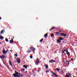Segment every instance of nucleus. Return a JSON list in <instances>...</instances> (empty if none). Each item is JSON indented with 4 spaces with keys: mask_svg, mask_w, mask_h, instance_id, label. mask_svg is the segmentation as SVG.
Instances as JSON below:
<instances>
[{
    "mask_svg": "<svg viewBox=\"0 0 77 77\" xmlns=\"http://www.w3.org/2000/svg\"><path fill=\"white\" fill-rule=\"evenodd\" d=\"M52 77H54V76H53V75H52Z\"/></svg>",
    "mask_w": 77,
    "mask_h": 77,
    "instance_id": "nucleus-46",
    "label": "nucleus"
},
{
    "mask_svg": "<svg viewBox=\"0 0 77 77\" xmlns=\"http://www.w3.org/2000/svg\"><path fill=\"white\" fill-rule=\"evenodd\" d=\"M5 57H6L5 55H2L0 56V58H1V59H4Z\"/></svg>",
    "mask_w": 77,
    "mask_h": 77,
    "instance_id": "nucleus-8",
    "label": "nucleus"
},
{
    "mask_svg": "<svg viewBox=\"0 0 77 77\" xmlns=\"http://www.w3.org/2000/svg\"><path fill=\"white\" fill-rule=\"evenodd\" d=\"M71 60H73V58H71Z\"/></svg>",
    "mask_w": 77,
    "mask_h": 77,
    "instance_id": "nucleus-40",
    "label": "nucleus"
},
{
    "mask_svg": "<svg viewBox=\"0 0 77 77\" xmlns=\"http://www.w3.org/2000/svg\"><path fill=\"white\" fill-rule=\"evenodd\" d=\"M51 73H52V74H53L54 75V74L55 73H54L53 72H51Z\"/></svg>",
    "mask_w": 77,
    "mask_h": 77,
    "instance_id": "nucleus-38",
    "label": "nucleus"
},
{
    "mask_svg": "<svg viewBox=\"0 0 77 77\" xmlns=\"http://www.w3.org/2000/svg\"><path fill=\"white\" fill-rule=\"evenodd\" d=\"M14 56H16V57H17V56H18V55H17V54H14Z\"/></svg>",
    "mask_w": 77,
    "mask_h": 77,
    "instance_id": "nucleus-32",
    "label": "nucleus"
},
{
    "mask_svg": "<svg viewBox=\"0 0 77 77\" xmlns=\"http://www.w3.org/2000/svg\"><path fill=\"white\" fill-rule=\"evenodd\" d=\"M15 73L13 74V76L14 77H16L18 75V72H17L16 71H15Z\"/></svg>",
    "mask_w": 77,
    "mask_h": 77,
    "instance_id": "nucleus-3",
    "label": "nucleus"
},
{
    "mask_svg": "<svg viewBox=\"0 0 77 77\" xmlns=\"http://www.w3.org/2000/svg\"><path fill=\"white\" fill-rule=\"evenodd\" d=\"M58 50H56V51H58Z\"/></svg>",
    "mask_w": 77,
    "mask_h": 77,
    "instance_id": "nucleus-52",
    "label": "nucleus"
},
{
    "mask_svg": "<svg viewBox=\"0 0 77 77\" xmlns=\"http://www.w3.org/2000/svg\"><path fill=\"white\" fill-rule=\"evenodd\" d=\"M5 32V30L4 29H3L1 31V34H2V33H3V32Z\"/></svg>",
    "mask_w": 77,
    "mask_h": 77,
    "instance_id": "nucleus-20",
    "label": "nucleus"
},
{
    "mask_svg": "<svg viewBox=\"0 0 77 77\" xmlns=\"http://www.w3.org/2000/svg\"><path fill=\"white\" fill-rule=\"evenodd\" d=\"M64 39V38H63L61 37H60L57 41L58 43H59V44H60V45H62V44H60L61 41H62V40H63Z\"/></svg>",
    "mask_w": 77,
    "mask_h": 77,
    "instance_id": "nucleus-1",
    "label": "nucleus"
},
{
    "mask_svg": "<svg viewBox=\"0 0 77 77\" xmlns=\"http://www.w3.org/2000/svg\"><path fill=\"white\" fill-rule=\"evenodd\" d=\"M20 76H21V77H23V75H21L20 74Z\"/></svg>",
    "mask_w": 77,
    "mask_h": 77,
    "instance_id": "nucleus-37",
    "label": "nucleus"
},
{
    "mask_svg": "<svg viewBox=\"0 0 77 77\" xmlns=\"http://www.w3.org/2000/svg\"><path fill=\"white\" fill-rule=\"evenodd\" d=\"M37 47H39V46H38Z\"/></svg>",
    "mask_w": 77,
    "mask_h": 77,
    "instance_id": "nucleus-51",
    "label": "nucleus"
},
{
    "mask_svg": "<svg viewBox=\"0 0 77 77\" xmlns=\"http://www.w3.org/2000/svg\"><path fill=\"white\" fill-rule=\"evenodd\" d=\"M9 64L10 65H11V66H12H12H12V63H11V60H10L9 61Z\"/></svg>",
    "mask_w": 77,
    "mask_h": 77,
    "instance_id": "nucleus-10",
    "label": "nucleus"
},
{
    "mask_svg": "<svg viewBox=\"0 0 77 77\" xmlns=\"http://www.w3.org/2000/svg\"><path fill=\"white\" fill-rule=\"evenodd\" d=\"M63 36H64V37L66 36V34L64 33Z\"/></svg>",
    "mask_w": 77,
    "mask_h": 77,
    "instance_id": "nucleus-29",
    "label": "nucleus"
},
{
    "mask_svg": "<svg viewBox=\"0 0 77 77\" xmlns=\"http://www.w3.org/2000/svg\"><path fill=\"white\" fill-rule=\"evenodd\" d=\"M18 74H19V75H21V74H20V73H18Z\"/></svg>",
    "mask_w": 77,
    "mask_h": 77,
    "instance_id": "nucleus-45",
    "label": "nucleus"
},
{
    "mask_svg": "<svg viewBox=\"0 0 77 77\" xmlns=\"http://www.w3.org/2000/svg\"><path fill=\"white\" fill-rule=\"evenodd\" d=\"M48 68V65H47L46 66V69H47V68Z\"/></svg>",
    "mask_w": 77,
    "mask_h": 77,
    "instance_id": "nucleus-27",
    "label": "nucleus"
},
{
    "mask_svg": "<svg viewBox=\"0 0 77 77\" xmlns=\"http://www.w3.org/2000/svg\"><path fill=\"white\" fill-rule=\"evenodd\" d=\"M34 77H35V74H34Z\"/></svg>",
    "mask_w": 77,
    "mask_h": 77,
    "instance_id": "nucleus-47",
    "label": "nucleus"
},
{
    "mask_svg": "<svg viewBox=\"0 0 77 77\" xmlns=\"http://www.w3.org/2000/svg\"><path fill=\"white\" fill-rule=\"evenodd\" d=\"M37 62H39V59H38V58H36V61Z\"/></svg>",
    "mask_w": 77,
    "mask_h": 77,
    "instance_id": "nucleus-28",
    "label": "nucleus"
},
{
    "mask_svg": "<svg viewBox=\"0 0 77 77\" xmlns=\"http://www.w3.org/2000/svg\"><path fill=\"white\" fill-rule=\"evenodd\" d=\"M71 75V74L70 73H69L68 74V73H66V75H65L66 77H69V76Z\"/></svg>",
    "mask_w": 77,
    "mask_h": 77,
    "instance_id": "nucleus-7",
    "label": "nucleus"
},
{
    "mask_svg": "<svg viewBox=\"0 0 77 77\" xmlns=\"http://www.w3.org/2000/svg\"><path fill=\"white\" fill-rule=\"evenodd\" d=\"M55 70H56L57 71V72H59V71H60V69L58 68H57L55 69Z\"/></svg>",
    "mask_w": 77,
    "mask_h": 77,
    "instance_id": "nucleus-13",
    "label": "nucleus"
},
{
    "mask_svg": "<svg viewBox=\"0 0 77 77\" xmlns=\"http://www.w3.org/2000/svg\"><path fill=\"white\" fill-rule=\"evenodd\" d=\"M66 63L67 65H69V61L67 60H66Z\"/></svg>",
    "mask_w": 77,
    "mask_h": 77,
    "instance_id": "nucleus-14",
    "label": "nucleus"
},
{
    "mask_svg": "<svg viewBox=\"0 0 77 77\" xmlns=\"http://www.w3.org/2000/svg\"><path fill=\"white\" fill-rule=\"evenodd\" d=\"M39 61H36L35 63L37 65H39Z\"/></svg>",
    "mask_w": 77,
    "mask_h": 77,
    "instance_id": "nucleus-17",
    "label": "nucleus"
},
{
    "mask_svg": "<svg viewBox=\"0 0 77 77\" xmlns=\"http://www.w3.org/2000/svg\"><path fill=\"white\" fill-rule=\"evenodd\" d=\"M10 43H11V44H12V43H14V40L13 38H12L11 40H10Z\"/></svg>",
    "mask_w": 77,
    "mask_h": 77,
    "instance_id": "nucleus-9",
    "label": "nucleus"
},
{
    "mask_svg": "<svg viewBox=\"0 0 77 77\" xmlns=\"http://www.w3.org/2000/svg\"><path fill=\"white\" fill-rule=\"evenodd\" d=\"M4 63V64H5V63Z\"/></svg>",
    "mask_w": 77,
    "mask_h": 77,
    "instance_id": "nucleus-54",
    "label": "nucleus"
},
{
    "mask_svg": "<svg viewBox=\"0 0 77 77\" xmlns=\"http://www.w3.org/2000/svg\"><path fill=\"white\" fill-rule=\"evenodd\" d=\"M44 40V38H42L40 40V42H42V41Z\"/></svg>",
    "mask_w": 77,
    "mask_h": 77,
    "instance_id": "nucleus-23",
    "label": "nucleus"
},
{
    "mask_svg": "<svg viewBox=\"0 0 77 77\" xmlns=\"http://www.w3.org/2000/svg\"><path fill=\"white\" fill-rule=\"evenodd\" d=\"M33 74H34V73H33Z\"/></svg>",
    "mask_w": 77,
    "mask_h": 77,
    "instance_id": "nucleus-53",
    "label": "nucleus"
},
{
    "mask_svg": "<svg viewBox=\"0 0 77 77\" xmlns=\"http://www.w3.org/2000/svg\"><path fill=\"white\" fill-rule=\"evenodd\" d=\"M62 73L63 74H64V72H63V71H62Z\"/></svg>",
    "mask_w": 77,
    "mask_h": 77,
    "instance_id": "nucleus-42",
    "label": "nucleus"
},
{
    "mask_svg": "<svg viewBox=\"0 0 77 77\" xmlns=\"http://www.w3.org/2000/svg\"><path fill=\"white\" fill-rule=\"evenodd\" d=\"M45 71H46V73H47L48 72H49V71H48V70H46Z\"/></svg>",
    "mask_w": 77,
    "mask_h": 77,
    "instance_id": "nucleus-31",
    "label": "nucleus"
},
{
    "mask_svg": "<svg viewBox=\"0 0 77 77\" xmlns=\"http://www.w3.org/2000/svg\"><path fill=\"white\" fill-rule=\"evenodd\" d=\"M8 50H7L5 51V48H3V50L2 51V53L3 54H7V53H8Z\"/></svg>",
    "mask_w": 77,
    "mask_h": 77,
    "instance_id": "nucleus-2",
    "label": "nucleus"
},
{
    "mask_svg": "<svg viewBox=\"0 0 77 77\" xmlns=\"http://www.w3.org/2000/svg\"><path fill=\"white\" fill-rule=\"evenodd\" d=\"M16 77H21V76L20 75H17V76Z\"/></svg>",
    "mask_w": 77,
    "mask_h": 77,
    "instance_id": "nucleus-34",
    "label": "nucleus"
},
{
    "mask_svg": "<svg viewBox=\"0 0 77 77\" xmlns=\"http://www.w3.org/2000/svg\"><path fill=\"white\" fill-rule=\"evenodd\" d=\"M46 36H48V33H46L45 34L44 37H45V38H46Z\"/></svg>",
    "mask_w": 77,
    "mask_h": 77,
    "instance_id": "nucleus-15",
    "label": "nucleus"
},
{
    "mask_svg": "<svg viewBox=\"0 0 77 77\" xmlns=\"http://www.w3.org/2000/svg\"><path fill=\"white\" fill-rule=\"evenodd\" d=\"M65 59H66V58H65Z\"/></svg>",
    "mask_w": 77,
    "mask_h": 77,
    "instance_id": "nucleus-56",
    "label": "nucleus"
},
{
    "mask_svg": "<svg viewBox=\"0 0 77 77\" xmlns=\"http://www.w3.org/2000/svg\"><path fill=\"white\" fill-rule=\"evenodd\" d=\"M62 52L63 54H64V53H65V51H63V50L62 51Z\"/></svg>",
    "mask_w": 77,
    "mask_h": 77,
    "instance_id": "nucleus-33",
    "label": "nucleus"
},
{
    "mask_svg": "<svg viewBox=\"0 0 77 77\" xmlns=\"http://www.w3.org/2000/svg\"><path fill=\"white\" fill-rule=\"evenodd\" d=\"M10 51H11V52H12V51H11V50H10Z\"/></svg>",
    "mask_w": 77,
    "mask_h": 77,
    "instance_id": "nucleus-49",
    "label": "nucleus"
},
{
    "mask_svg": "<svg viewBox=\"0 0 77 77\" xmlns=\"http://www.w3.org/2000/svg\"><path fill=\"white\" fill-rule=\"evenodd\" d=\"M64 51L65 52V51H66H66H66V50H64Z\"/></svg>",
    "mask_w": 77,
    "mask_h": 77,
    "instance_id": "nucleus-35",
    "label": "nucleus"
},
{
    "mask_svg": "<svg viewBox=\"0 0 77 77\" xmlns=\"http://www.w3.org/2000/svg\"><path fill=\"white\" fill-rule=\"evenodd\" d=\"M51 37H53V36H54V34L53 33H52L51 34Z\"/></svg>",
    "mask_w": 77,
    "mask_h": 77,
    "instance_id": "nucleus-26",
    "label": "nucleus"
},
{
    "mask_svg": "<svg viewBox=\"0 0 77 77\" xmlns=\"http://www.w3.org/2000/svg\"><path fill=\"white\" fill-rule=\"evenodd\" d=\"M56 35H59V32H57L56 33Z\"/></svg>",
    "mask_w": 77,
    "mask_h": 77,
    "instance_id": "nucleus-25",
    "label": "nucleus"
},
{
    "mask_svg": "<svg viewBox=\"0 0 77 77\" xmlns=\"http://www.w3.org/2000/svg\"><path fill=\"white\" fill-rule=\"evenodd\" d=\"M16 60H17V62L18 63H20V62H21V60H20V59H19V58H17L16 59Z\"/></svg>",
    "mask_w": 77,
    "mask_h": 77,
    "instance_id": "nucleus-4",
    "label": "nucleus"
},
{
    "mask_svg": "<svg viewBox=\"0 0 77 77\" xmlns=\"http://www.w3.org/2000/svg\"><path fill=\"white\" fill-rule=\"evenodd\" d=\"M21 71H25V69H22L21 70Z\"/></svg>",
    "mask_w": 77,
    "mask_h": 77,
    "instance_id": "nucleus-36",
    "label": "nucleus"
},
{
    "mask_svg": "<svg viewBox=\"0 0 77 77\" xmlns=\"http://www.w3.org/2000/svg\"><path fill=\"white\" fill-rule=\"evenodd\" d=\"M76 71H77V69H76Z\"/></svg>",
    "mask_w": 77,
    "mask_h": 77,
    "instance_id": "nucleus-55",
    "label": "nucleus"
},
{
    "mask_svg": "<svg viewBox=\"0 0 77 77\" xmlns=\"http://www.w3.org/2000/svg\"><path fill=\"white\" fill-rule=\"evenodd\" d=\"M56 28V27H55V26H54V27H52V29H50V30L51 31L52 30H53L54 29H55Z\"/></svg>",
    "mask_w": 77,
    "mask_h": 77,
    "instance_id": "nucleus-11",
    "label": "nucleus"
},
{
    "mask_svg": "<svg viewBox=\"0 0 77 77\" xmlns=\"http://www.w3.org/2000/svg\"><path fill=\"white\" fill-rule=\"evenodd\" d=\"M31 51H31V50L27 51H26V53H30V52H31Z\"/></svg>",
    "mask_w": 77,
    "mask_h": 77,
    "instance_id": "nucleus-21",
    "label": "nucleus"
},
{
    "mask_svg": "<svg viewBox=\"0 0 77 77\" xmlns=\"http://www.w3.org/2000/svg\"><path fill=\"white\" fill-rule=\"evenodd\" d=\"M64 34V33H61L60 34V35H61V36H63V35Z\"/></svg>",
    "mask_w": 77,
    "mask_h": 77,
    "instance_id": "nucleus-24",
    "label": "nucleus"
},
{
    "mask_svg": "<svg viewBox=\"0 0 77 77\" xmlns=\"http://www.w3.org/2000/svg\"><path fill=\"white\" fill-rule=\"evenodd\" d=\"M30 57L31 59H32L33 58V56H32V55H31L30 56Z\"/></svg>",
    "mask_w": 77,
    "mask_h": 77,
    "instance_id": "nucleus-30",
    "label": "nucleus"
},
{
    "mask_svg": "<svg viewBox=\"0 0 77 77\" xmlns=\"http://www.w3.org/2000/svg\"><path fill=\"white\" fill-rule=\"evenodd\" d=\"M0 39H3V38H4V37H3L2 36V35H0Z\"/></svg>",
    "mask_w": 77,
    "mask_h": 77,
    "instance_id": "nucleus-16",
    "label": "nucleus"
},
{
    "mask_svg": "<svg viewBox=\"0 0 77 77\" xmlns=\"http://www.w3.org/2000/svg\"><path fill=\"white\" fill-rule=\"evenodd\" d=\"M54 75L55 77H58V75L57 74H56L55 73H54Z\"/></svg>",
    "mask_w": 77,
    "mask_h": 77,
    "instance_id": "nucleus-19",
    "label": "nucleus"
},
{
    "mask_svg": "<svg viewBox=\"0 0 77 77\" xmlns=\"http://www.w3.org/2000/svg\"><path fill=\"white\" fill-rule=\"evenodd\" d=\"M25 73H26V74H27V71H26Z\"/></svg>",
    "mask_w": 77,
    "mask_h": 77,
    "instance_id": "nucleus-39",
    "label": "nucleus"
},
{
    "mask_svg": "<svg viewBox=\"0 0 77 77\" xmlns=\"http://www.w3.org/2000/svg\"><path fill=\"white\" fill-rule=\"evenodd\" d=\"M0 20H2V17H0Z\"/></svg>",
    "mask_w": 77,
    "mask_h": 77,
    "instance_id": "nucleus-41",
    "label": "nucleus"
},
{
    "mask_svg": "<svg viewBox=\"0 0 77 77\" xmlns=\"http://www.w3.org/2000/svg\"><path fill=\"white\" fill-rule=\"evenodd\" d=\"M23 66L25 68H26V69H27V66H28L26 65H24Z\"/></svg>",
    "mask_w": 77,
    "mask_h": 77,
    "instance_id": "nucleus-18",
    "label": "nucleus"
},
{
    "mask_svg": "<svg viewBox=\"0 0 77 77\" xmlns=\"http://www.w3.org/2000/svg\"><path fill=\"white\" fill-rule=\"evenodd\" d=\"M66 53H67V54L68 56H70V53H69V52L68 51H66Z\"/></svg>",
    "mask_w": 77,
    "mask_h": 77,
    "instance_id": "nucleus-12",
    "label": "nucleus"
},
{
    "mask_svg": "<svg viewBox=\"0 0 77 77\" xmlns=\"http://www.w3.org/2000/svg\"><path fill=\"white\" fill-rule=\"evenodd\" d=\"M49 62V63H53V62H56V61L53 59H52L50 60Z\"/></svg>",
    "mask_w": 77,
    "mask_h": 77,
    "instance_id": "nucleus-5",
    "label": "nucleus"
},
{
    "mask_svg": "<svg viewBox=\"0 0 77 77\" xmlns=\"http://www.w3.org/2000/svg\"><path fill=\"white\" fill-rule=\"evenodd\" d=\"M5 40L6 42H9V40H8V39L6 38H5Z\"/></svg>",
    "mask_w": 77,
    "mask_h": 77,
    "instance_id": "nucleus-22",
    "label": "nucleus"
},
{
    "mask_svg": "<svg viewBox=\"0 0 77 77\" xmlns=\"http://www.w3.org/2000/svg\"><path fill=\"white\" fill-rule=\"evenodd\" d=\"M29 48L30 50H31L33 51H35V48H33L32 47H30Z\"/></svg>",
    "mask_w": 77,
    "mask_h": 77,
    "instance_id": "nucleus-6",
    "label": "nucleus"
},
{
    "mask_svg": "<svg viewBox=\"0 0 77 77\" xmlns=\"http://www.w3.org/2000/svg\"><path fill=\"white\" fill-rule=\"evenodd\" d=\"M0 44H2V42H0Z\"/></svg>",
    "mask_w": 77,
    "mask_h": 77,
    "instance_id": "nucleus-44",
    "label": "nucleus"
},
{
    "mask_svg": "<svg viewBox=\"0 0 77 77\" xmlns=\"http://www.w3.org/2000/svg\"><path fill=\"white\" fill-rule=\"evenodd\" d=\"M34 71V70H33L32 72H33V71Z\"/></svg>",
    "mask_w": 77,
    "mask_h": 77,
    "instance_id": "nucleus-50",
    "label": "nucleus"
},
{
    "mask_svg": "<svg viewBox=\"0 0 77 77\" xmlns=\"http://www.w3.org/2000/svg\"><path fill=\"white\" fill-rule=\"evenodd\" d=\"M47 48H48V46L47 47Z\"/></svg>",
    "mask_w": 77,
    "mask_h": 77,
    "instance_id": "nucleus-48",
    "label": "nucleus"
},
{
    "mask_svg": "<svg viewBox=\"0 0 77 77\" xmlns=\"http://www.w3.org/2000/svg\"><path fill=\"white\" fill-rule=\"evenodd\" d=\"M59 32H62V31L60 30Z\"/></svg>",
    "mask_w": 77,
    "mask_h": 77,
    "instance_id": "nucleus-43",
    "label": "nucleus"
}]
</instances>
